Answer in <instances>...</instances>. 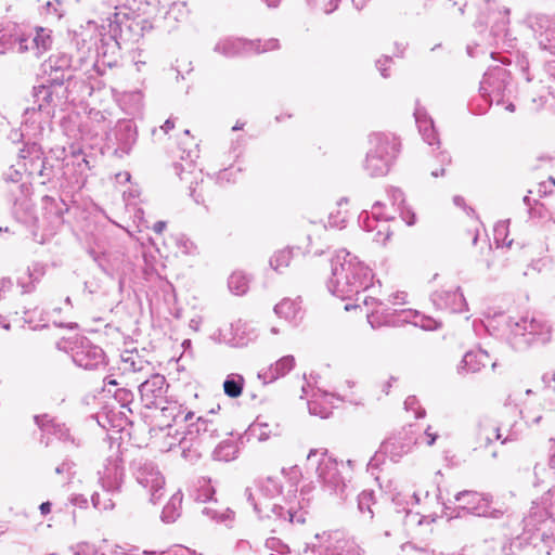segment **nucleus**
<instances>
[{
  "label": "nucleus",
  "instance_id": "f257e3e1",
  "mask_svg": "<svg viewBox=\"0 0 555 555\" xmlns=\"http://www.w3.org/2000/svg\"><path fill=\"white\" fill-rule=\"evenodd\" d=\"M331 270L332 276L327 282V288L341 299L354 295L359 301L361 292L373 287L372 270L346 249L339 250L332 259Z\"/></svg>",
  "mask_w": 555,
  "mask_h": 555
},
{
  "label": "nucleus",
  "instance_id": "f03ea898",
  "mask_svg": "<svg viewBox=\"0 0 555 555\" xmlns=\"http://www.w3.org/2000/svg\"><path fill=\"white\" fill-rule=\"evenodd\" d=\"M281 491L279 480L268 477L258 480L255 490L246 488L244 494L259 518H273L282 524H304L306 512L302 506L297 508L293 502H288L287 506L272 502Z\"/></svg>",
  "mask_w": 555,
  "mask_h": 555
},
{
  "label": "nucleus",
  "instance_id": "7ed1b4c3",
  "mask_svg": "<svg viewBox=\"0 0 555 555\" xmlns=\"http://www.w3.org/2000/svg\"><path fill=\"white\" fill-rule=\"evenodd\" d=\"M461 15L474 17V26L479 31L490 26L495 43L505 41L508 35L509 9L500 5L498 0H449Z\"/></svg>",
  "mask_w": 555,
  "mask_h": 555
},
{
  "label": "nucleus",
  "instance_id": "20e7f679",
  "mask_svg": "<svg viewBox=\"0 0 555 555\" xmlns=\"http://www.w3.org/2000/svg\"><path fill=\"white\" fill-rule=\"evenodd\" d=\"M98 475L102 492L92 494V504L101 511L112 509L115 506L113 496L121 492L125 481L124 461L118 448L104 460L103 467Z\"/></svg>",
  "mask_w": 555,
  "mask_h": 555
},
{
  "label": "nucleus",
  "instance_id": "39448f33",
  "mask_svg": "<svg viewBox=\"0 0 555 555\" xmlns=\"http://www.w3.org/2000/svg\"><path fill=\"white\" fill-rule=\"evenodd\" d=\"M370 149L364 160V170L370 177H382L389 172L399 153V142L390 133L375 132L369 138Z\"/></svg>",
  "mask_w": 555,
  "mask_h": 555
},
{
  "label": "nucleus",
  "instance_id": "423d86ee",
  "mask_svg": "<svg viewBox=\"0 0 555 555\" xmlns=\"http://www.w3.org/2000/svg\"><path fill=\"white\" fill-rule=\"evenodd\" d=\"M317 462V477L324 492L340 501H345L351 492L349 481L346 480L338 468V462L327 455L326 451L311 449L307 455V461Z\"/></svg>",
  "mask_w": 555,
  "mask_h": 555
},
{
  "label": "nucleus",
  "instance_id": "0eeeda50",
  "mask_svg": "<svg viewBox=\"0 0 555 555\" xmlns=\"http://www.w3.org/2000/svg\"><path fill=\"white\" fill-rule=\"evenodd\" d=\"M507 326L514 343L518 346L543 345L552 337V326L541 315L522 317L519 320L509 318Z\"/></svg>",
  "mask_w": 555,
  "mask_h": 555
},
{
  "label": "nucleus",
  "instance_id": "6e6552de",
  "mask_svg": "<svg viewBox=\"0 0 555 555\" xmlns=\"http://www.w3.org/2000/svg\"><path fill=\"white\" fill-rule=\"evenodd\" d=\"M135 481L150 494V501L157 503L165 492V477L158 466L150 460L139 457L130 463Z\"/></svg>",
  "mask_w": 555,
  "mask_h": 555
},
{
  "label": "nucleus",
  "instance_id": "1a4fd4ad",
  "mask_svg": "<svg viewBox=\"0 0 555 555\" xmlns=\"http://www.w3.org/2000/svg\"><path fill=\"white\" fill-rule=\"evenodd\" d=\"M54 90L47 83L35 86L33 89L34 106L24 111L25 127L36 126L41 128V124L49 120L54 115L55 104L53 103Z\"/></svg>",
  "mask_w": 555,
  "mask_h": 555
},
{
  "label": "nucleus",
  "instance_id": "9d476101",
  "mask_svg": "<svg viewBox=\"0 0 555 555\" xmlns=\"http://www.w3.org/2000/svg\"><path fill=\"white\" fill-rule=\"evenodd\" d=\"M459 507L469 514L499 519L504 516L506 508L492 506V496L477 491L464 490L455 494Z\"/></svg>",
  "mask_w": 555,
  "mask_h": 555
},
{
  "label": "nucleus",
  "instance_id": "9b49d317",
  "mask_svg": "<svg viewBox=\"0 0 555 555\" xmlns=\"http://www.w3.org/2000/svg\"><path fill=\"white\" fill-rule=\"evenodd\" d=\"M509 82V72L505 67L500 65L490 67L483 74L480 82L481 96L488 100L490 104H503Z\"/></svg>",
  "mask_w": 555,
  "mask_h": 555
},
{
  "label": "nucleus",
  "instance_id": "f8f14e48",
  "mask_svg": "<svg viewBox=\"0 0 555 555\" xmlns=\"http://www.w3.org/2000/svg\"><path fill=\"white\" fill-rule=\"evenodd\" d=\"M70 347L72 359L74 363L85 370H98L106 364L105 352L96 345H93L89 339L81 337L77 338Z\"/></svg>",
  "mask_w": 555,
  "mask_h": 555
},
{
  "label": "nucleus",
  "instance_id": "ddd939ff",
  "mask_svg": "<svg viewBox=\"0 0 555 555\" xmlns=\"http://www.w3.org/2000/svg\"><path fill=\"white\" fill-rule=\"evenodd\" d=\"M169 385L165 376L152 374L139 385L140 401L146 409L159 408L166 401Z\"/></svg>",
  "mask_w": 555,
  "mask_h": 555
},
{
  "label": "nucleus",
  "instance_id": "4468645a",
  "mask_svg": "<svg viewBox=\"0 0 555 555\" xmlns=\"http://www.w3.org/2000/svg\"><path fill=\"white\" fill-rule=\"evenodd\" d=\"M515 439L516 438L512 434L502 438L500 426L489 417H480L477 422L475 431V449L488 448L494 440H499L502 444H505L509 441H514Z\"/></svg>",
  "mask_w": 555,
  "mask_h": 555
},
{
  "label": "nucleus",
  "instance_id": "2eb2a0df",
  "mask_svg": "<svg viewBox=\"0 0 555 555\" xmlns=\"http://www.w3.org/2000/svg\"><path fill=\"white\" fill-rule=\"evenodd\" d=\"M530 26L541 49L555 55V17L537 14L530 17Z\"/></svg>",
  "mask_w": 555,
  "mask_h": 555
},
{
  "label": "nucleus",
  "instance_id": "dca6fc26",
  "mask_svg": "<svg viewBox=\"0 0 555 555\" xmlns=\"http://www.w3.org/2000/svg\"><path fill=\"white\" fill-rule=\"evenodd\" d=\"M12 211L15 220L29 230L33 240L42 244L44 240L42 236H40V238L38 237L39 219L35 215L31 199L26 196L16 199Z\"/></svg>",
  "mask_w": 555,
  "mask_h": 555
},
{
  "label": "nucleus",
  "instance_id": "f3484780",
  "mask_svg": "<svg viewBox=\"0 0 555 555\" xmlns=\"http://www.w3.org/2000/svg\"><path fill=\"white\" fill-rule=\"evenodd\" d=\"M430 299L437 309L451 313H461L468 309L460 287L455 291H436L431 294Z\"/></svg>",
  "mask_w": 555,
  "mask_h": 555
},
{
  "label": "nucleus",
  "instance_id": "a211bd4d",
  "mask_svg": "<svg viewBox=\"0 0 555 555\" xmlns=\"http://www.w3.org/2000/svg\"><path fill=\"white\" fill-rule=\"evenodd\" d=\"M28 40L16 24L10 23L0 29V53L8 50H15L18 53L29 51Z\"/></svg>",
  "mask_w": 555,
  "mask_h": 555
},
{
  "label": "nucleus",
  "instance_id": "6ab92c4d",
  "mask_svg": "<svg viewBox=\"0 0 555 555\" xmlns=\"http://www.w3.org/2000/svg\"><path fill=\"white\" fill-rule=\"evenodd\" d=\"M411 311L408 310H391L389 308L379 307L374 308L367 313V322L373 328H379L382 326H397L400 322L408 321V317Z\"/></svg>",
  "mask_w": 555,
  "mask_h": 555
},
{
  "label": "nucleus",
  "instance_id": "aec40b11",
  "mask_svg": "<svg viewBox=\"0 0 555 555\" xmlns=\"http://www.w3.org/2000/svg\"><path fill=\"white\" fill-rule=\"evenodd\" d=\"M22 165L33 178L40 179L43 168V152L37 143L26 144L20 152Z\"/></svg>",
  "mask_w": 555,
  "mask_h": 555
},
{
  "label": "nucleus",
  "instance_id": "412c9836",
  "mask_svg": "<svg viewBox=\"0 0 555 555\" xmlns=\"http://www.w3.org/2000/svg\"><path fill=\"white\" fill-rule=\"evenodd\" d=\"M34 418H35V423L38 425V427L43 433L53 435L56 438H59L60 440L69 441L75 447L81 446V440L72 436L69 433V428H67L65 426V424L56 422V420H54L50 415H48V414L36 415Z\"/></svg>",
  "mask_w": 555,
  "mask_h": 555
},
{
  "label": "nucleus",
  "instance_id": "4be33fe9",
  "mask_svg": "<svg viewBox=\"0 0 555 555\" xmlns=\"http://www.w3.org/2000/svg\"><path fill=\"white\" fill-rule=\"evenodd\" d=\"M186 435L209 448L210 442L219 437V428L212 420L199 416L196 423L189 426Z\"/></svg>",
  "mask_w": 555,
  "mask_h": 555
},
{
  "label": "nucleus",
  "instance_id": "5701e85b",
  "mask_svg": "<svg viewBox=\"0 0 555 555\" xmlns=\"http://www.w3.org/2000/svg\"><path fill=\"white\" fill-rule=\"evenodd\" d=\"M90 169V162L83 154L78 153L73 155L70 164H66L64 175L72 179L74 184L80 188L85 184Z\"/></svg>",
  "mask_w": 555,
  "mask_h": 555
},
{
  "label": "nucleus",
  "instance_id": "b1692460",
  "mask_svg": "<svg viewBox=\"0 0 555 555\" xmlns=\"http://www.w3.org/2000/svg\"><path fill=\"white\" fill-rule=\"evenodd\" d=\"M115 135L117 141L115 154L119 157L128 155L137 142L134 126L129 121L119 124Z\"/></svg>",
  "mask_w": 555,
  "mask_h": 555
},
{
  "label": "nucleus",
  "instance_id": "393cba45",
  "mask_svg": "<svg viewBox=\"0 0 555 555\" xmlns=\"http://www.w3.org/2000/svg\"><path fill=\"white\" fill-rule=\"evenodd\" d=\"M295 366V358L293 356H285L279 359L275 363L271 364L267 369L261 370L258 373V378L263 384L273 383L280 377L285 376Z\"/></svg>",
  "mask_w": 555,
  "mask_h": 555
},
{
  "label": "nucleus",
  "instance_id": "a878e982",
  "mask_svg": "<svg viewBox=\"0 0 555 555\" xmlns=\"http://www.w3.org/2000/svg\"><path fill=\"white\" fill-rule=\"evenodd\" d=\"M121 370L125 374L149 373L151 363L138 350H125L120 354Z\"/></svg>",
  "mask_w": 555,
  "mask_h": 555
},
{
  "label": "nucleus",
  "instance_id": "bb28decb",
  "mask_svg": "<svg viewBox=\"0 0 555 555\" xmlns=\"http://www.w3.org/2000/svg\"><path fill=\"white\" fill-rule=\"evenodd\" d=\"M415 122L424 141L429 144H439V139L433 119L427 115L424 107L417 106L414 111Z\"/></svg>",
  "mask_w": 555,
  "mask_h": 555
},
{
  "label": "nucleus",
  "instance_id": "cd10ccee",
  "mask_svg": "<svg viewBox=\"0 0 555 555\" xmlns=\"http://www.w3.org/2000/svg\"><path fill=\"white\" fill-rule=\"evenodd\" d=\"M413 442L411 439L404 437L392 436L382 444V452L387 454L392 462H398L399 459L411 451Z\"/></svg>",
  "mask_w": 555,
  "mask_h": 555
},
{
  "label": "nucleus",
  "instance_id": "c85d7f7f",
  "mask_svg": "<svg viewBox=\"0 0 555 555\" xmlns=\"http://www.w3.org/2000/svg\"><path fill=\"white\" fill-rule=\"evenodd\" d=\"M44 217L49 220V222L57 228L63 223V215L68 211L67 204L62 199H56L51 196L42 197Z\"/></svg>",
  "mask_w": 555,
  "mask_h": 555
},
{
  "label": "nucleus",
  "instance_id": "c756f323",
  "mask_svg": "<svg viewBox=\"0 0 555 555\" xmlns=\"http://www.w3.org/2000/svg\"><path fill=\"white\" fill-rule=\"evenodd\" d=\"M92 90V87L86 80L72 76L62 92V96L65 98L66 101L74 103L91 95Z\"/></svg>",
  "mask_w": 555,
  "mask_h": 555
},
{
  "label": "nucleus",
  "instance_id": "7c9ffc66",
  "mask_svg": "<svg viewBox=\"0 0 555 555\" xmlns=\"http://www.w3.org/2000/svg\"><path fill=\"white\" fill-rule=\"evenodd\" d=\"M489 363L490 357L487 351L482 349L470 350L464 354L461 365L459 366V372L476 373Z\"/></svg>",
  "mask_w": 555,
  "mask_h": 555
},
{
  "label": "nucleus",
  "instance_id": "2f4dec72",
  "mask_svg": "<svg viewBox=\"0 0 555 555\" xmlns=\"http://www.w3.org/2000/svg\"><path fill=\"white\" fill-rule=\"evenodd\" d=\"M240 452L238 441L232 438L219 442L212 451V459L220 462H230L237 457Z\"/></svg>",
  "mask_w": 555,
  "mask_h": 555
},
{
  "label": "nucleus",
  "instance_id": "473e14b6",
  "mask_svg": "<svg viewBox=\"0 0 555 555\" xmlns=\"http://www.w3.org/2000/svg\"><path fill=\"white\" fill-rule=\"evenodd\" d=\"M319 555H362V551L353 545L347 546L344 541L328 539L325 545H320Z\"/></svg>",
  "mask_w": 555,
  "mask_h": 555
},
{
  "label": "nucleus",
  "instance_id": "72a5a7b5",
  "mask_svg": "<svg viewBox=\"0 0 555 555\" xmlns=\"http://www.w3.org/2000/svg\"><path fill=\"white\" fill-rule=\"evenodd\" d=\"M359 222L362 225V228L367 231L372 232L374 230H377L375 240L377 242H385L389 238L390 232L388 229V225L386 223L376 221L373 217H371L366 211H363L359 216Z\"/></svg>",
  "mask_w": 555,
  "mask_h": 555
},
{
  "label": "nucleus",
  "instance_id": "f704fd0d",
  "mask_svg": "<svg viewBox=\"0 0 555 555\" xmlns=\"http://www.w3.org/2000/svg\"><path fill=\"white\" fill-rule=\"evenodd\" d=\"M50 30L44 28H37L36 34H29L26 35V38H28V46L30 50L35 51L36 55H40L43 52H46L48 49H50L52 43V38L50 35Z\"/></svg>",
  "mask_w": 555,
  "mask_h": 555
},
{
  "label": "nucleus",
  "instance_id": "c9c22d12",
  "mask_svg": "<svg viewBox=\"0 0 555 555\" xmlns=\"http://www.w3.org/2000/svg\"><path fill=\"white\" fill-rule=\"evenodd\" d=\"M180 446L182 448V456L190 463L197 462L202 457L203 452L208 449L203 443H198L194 437L192 438L188 435L181 440Z\"/></svg>",
  "mask_w": 555,
  "mask_h": 555
},
{
  "label": "nucleus",
  "instance_id": "e433bc0d",
  "mask_svg": "<svg viewBox=\"0 0 555 555\" xmlns=\"http://www.w3.org/2000/svg\"><path fill=\"white\" fill-rule=\"evenodd\" d=\"M182 500L183 494L180 490L170 496L160 515L164 522L171 524L180 517Z\"/></svg>",
  "mask_w": 555,
  "mask_h": 555
},
{
  "label": "nucleus",
  "instance_id": "4c0bfd02",
  "mask_svg": "<svg viewBox=\"0 0 555 555\" xmlns=\"http://www.w3.org/2000/svg\"><path fill=\"white\" fill-rule=\"evenodd\" d=\"M44 266L36 262L27 268V276L29 279L28 282H25L24 279L20 278L17 281L18 286L22 288V294H29L35 291L36 283L40 281V279L44 275Z\"/></svg>",
  "mask_w": 555,
  "mask_h": 555
},
{
  "label": "nucleus",
  "instance_id": "58836bf2",
  "mask_svg": "<svg viewBox=\"0 0 555 555\" xmlns=\"http://www.w3.org/2000/svg\"><path fill=\"white\" fill-rule=\"evenodd\" d=\"M274 312L280 318H284L287 321H295L301 312L300 302L289 298H284L275 305Z\"/></svg>",
  "mask_w": 555,
  "mask_h": 555
},
{
  "label": "nucleus",
  "instance_id": "ea45409f",
  "mask_svg": "<svg viewBox=\"0 0 555 555\" xmlns=\"http://www.w3.org/2000/svg\"><path fill=\"white\" fill-rule=\"evenodd\" d=\"M388 197L391 201L392 206L397 207V210H399L401 218L405 221V223L408 225L414 224L415 223L414 214L404 209L405 199H404L403 192L398 188H390L388 190Z\"/></svg>",
  "mask_w": 555,
  "mask_h": 555
},
{
  "label": "nucleus",
  "instance_id": "a19ab883",
  "mask_svg": "<svg viewBox=\"0 0 555 555\" xmlns=\"http://www.w3.org/2000/svg\"><path fill=\"white\" fill-rule=\"evenodd\" d=\"M44 74L47 75V78L44 80V83L48 86H51L52 89L61 88L64 83L67 85L70 77L73 75V70H57V69H51V68H44Z\"/></svg>",
  "mask_w": 555,
  "mask_h": 555
},
{
  "label": "nucleus",
  "instance_id": "79ce46f5",
  "mask_svg": "<svg viewBox=\"0 0 555 555\" xmlns=\"http://www.w3.org/2000/svg\"><path fill=\"white\" fill-rule=\"evenodd\" d=\"M244 377L240 374H230L223 383L224 393L230 398H237L242 395Z\"/></svg>",
  "mask_w": 555,
  "mask_h": 555
},
{
  "label": "nucleus",
  "instance_id": "37998d69",
  "mask_svg": "<svg viewBox=\"0 0 555 555\" xmlns=\"http://www.w3.org/2000/svg\"><path fill=\"white\" fill-rule=\"evenodd\" d=\"M162 416L168 420H172L173 422H177L178 418H181L183 422L192 420L194 413L188 412L184 413L182 411V406L178 405L176 402L168 403L166 406H159Z\"/></svg>",
  "mask_w": 555,
  "mask_h": 555
},
{
  "label": "nucleus",
  "instance_id": "c03bdc74",
  "mask_svg": "<svg viewBox=\"0 0 555 555\" xmlns=\"http://www.w3.org/2000/svg\"><path fill=\"white\" fill-rule=\"evenodd\" d=\"M249 279L243 272H233L228 281L231 293L235 295H244L248 289Z\"/></svg>",
  "mask_w": 555,
  "mask_h": 555
},
{
  "label": "nucleus",
  "instance_id": "a18cd8bd",
  "mask_svg": "<svg viewBox=\"0 0 555 555\" xmlns=\"http://www.w3.org/2000/svg\"><path fill=\"white\" fill-rule=\"evenodd\" d=\"M244 43L241 39H225L218 42L215 50L228 57H232L241 52Z\"/></svg>",
  "mask_w": 555,
  "mask_h": 555
},
{
  "label": "nucleus",
  "instance_id": "49530a36",
  "mask_svg": "<svg viewBox=\"0 0 555 555\" xmlns=\"http://www.w3.org/2000/svg\"><path fill=\"white\" fill-rule=\"evenodd\" d=\"M375 504L374 491L364 490L358 495V508L360 513L367 514L370 519L374 516L373 506Z\"/></svg>",
  "mask_w": 555,
  "mask_h": 555
},
{
  "label": "nucleus",
  "instance_id": "de8ad7c7",
  "mask_svg": "<svg viewBox=\"0 0 555 555\" xmlns=\"http://www.w3.org/2000/svg\"><path fill=\"white\" fill-rule=\"evenodd\" d=\"M154 5L157 7L159 13H164L168 16L173 15L176 10H179L181 15L185 14V3L179 0H153Z\"/></svg>",
  "mask_w": 555,
  "mask_h": 555
},
{
  "label": "nucleus",
  "instance_id": "09e8293b",
  "mask_svg": "<svg viewBox=\"0 0 555 555\" xmlns=\"http://www.w3.org/2000/svg\"><path fill=\"white\" fill-rule=\"evenodd\" d=\"M293 258V251L291 248H283L276 251L270 259V266L275 271H281L282 269L288 267L291 260Z\"/></svg>",
  "mask_w": 555,
  "mask_h": 555
},
{
  "label": "nucleus",
  "instance_id": "8fccbe9b",
  "mask_svg": "<svg viewBox=\"0 0 555 555\" xmlns=\"http://www.w3.org/2000/svg\"><path fill=\"white\" fill-rule=\"evenodd\" d=\"M43 68L57 70H72L70 57L67 54L51 55L43 64Z\"/></svg>",
  "mask_w": 555,
  "mask_h": 555
},
{
  "label": "nucleus",
  "instance_id": "3c124183",
  "mask_svg": "<svg viewBox=\"0 0 555 555\" xmlns=\"http://www.w3.org/2000/svg\"><path fill=\"white\" fill-rule=\"evenodd\" d=\"M103 7H105L107 10H101L99 9L100 13L104 16L103 20H106L112 23L119 24V13L116 12L118 8V1L117 0H105L103 1Z\"/></svg>",
  "mask_w": 555,
  "mask_h": 555
},
{
  "label": "nucleus",
  "instance_id": "603ef678",
  "mask_svg": "<svg viewBox=\"0 0 555 555\" xmlns=\"http://www.w3.org/2000/svg\"><path fill=\"white\" fill-rule=\"evenodd\" d=\"M44 12L47 16H50L55 21H60L64 16L66 10L61 0H52L46 3Z\"/></svg>",
  "mask_w": 555,
  "mask_h": 555
},
{
  "label": "nucleus",
  "instance_id": "864d4df0",
  "mask_svg": "<svg viewBox=\"0 0 555 555\" xmlns=\"http://www.w3.org/2000/svg\"><path fill=\"white\" fill-rule=\"evenodd\" d=\"M114 398L118 403H120L121 408L127 409L130 413H132L130 405L134 400V395L131 390L126 388H118L114 392Z\"/></svg>",
  "mask_w": 555,
  "mask_h": 555
},
{
  "label": "nucleus",
  "instance_id": "5fc2aeb1",
  "mask_svg": "<svg viewBox=\"0 0 555 555\" xmlns=\"http://www.w3.org/2000/svg\"><path fill=\"white\" fill-rule=\"evenodd\" d=\"M75 463L69 460V459H65L56 468H55V473L57 475H63L64 476V480H67L69 481L73 476L75 475Z\"/></svg>",
  "mask_w": 555,
  "mask_h": 555
},
{
  "label": "nucleus",
  "instance_id": "6e6d98bb",
  "mask_svg": "<svg viewBox=\"0 0 555 555\" xmlns=\"http://www.w3.org/2000/svg\"><path fill=\"white\" fill-rule=\"evenodd\" d=\"M404 408L406 411H412L415 418H422L425 416V410L420 405V402L415 396H409L405 399Z\"/></svg>",
  "mask_w": 555,
  "mask_h": 555
},
{
  "label": "nucleus",
  "instance_id": "4d7b16f0",
  "mask_svg": "<svg viewBox=\"0 0 555 555\" xmlns=\"http://www.w3.org/2000/svg\"><path fill=\"white\" fill-rule=\"evenodd\" d=\"M308 409L310 414L320 416L321 418H327L331 414V410L327 406H323L317 400H310L308 402Z\"/></svg>",
  "mask_w": 555,
  "mask_h": 555
},
{
  "label": "nucleus",
  "instance_id": "13d9d810",
  "mask_svg": "<svg viewBox=\"0 0 555 555\" xmlns=\"http://www.w3.org/2000/svg\"><path fill=\"white\" fill-rule=\"evenodd\" d=\"M54 176H55L54 165L47 157H44L42 173L40 175L39 182L41 184H46L47 182L51 181Z\"/></svg>",
  "mask_w": 555,
  "mask_h": 555
},
{
  "label": "nucleus",
  "instance_id": "bf43d9fd",
  "mask_svg": "<svg viewBox=\"0 0 555 555\" xmlns=\"http://www.w3.org/2000/svg\"><path fill=\"white\" fill-rule=\"evenodd\" d=\"M384 207V204L380 202H376L372 207V216L376 221L386 223L389 220H392L393 217L386 215L382 211V208Z\"/></svg>",
  "mask_w": 555,
  "mask_h": 555
},
{
  "label": "nucleus",
  "instance_id": "052dcab7",
  "mask_svg": "<svg viewBox=\"0 0 555 555\" xmlns=\"http://www.w3.org/2000/svg\"><path fill=\"white\" fill-rule=\"evenodd\" d=\"M177 246L183 254H192L195 250V245L185 235L181 234L176 238Z\"/></svg>",
  "mask_w": 555,
  "mask_h": 555
},
{
  "label": "nucleus",
  "instance_id": "680f3d73",
  "mask_svg": "<svg viewBox=\"0 0 555 555\" xmlns=\"http://www.w3.org/2000/svg\"><path fill=\"white\" fill-rule=\"evenodd\" d=\"M204 181L196 182L195 185L190 186V195L194 198L196 204H203L205 202V197L203 195L204 191Z\"/></svg>",
  "mask_w": 555,
  "mask_h": 555
},
{
  "label": "nucleus",
  "instance_id": "e2e57ef3",
  "mask_svg": "<svg viewBox=\"0 0 555 555\" xmlns=\"http://www.w3.org/2000/svg\"><path fill=\"white\" fill-rule=\"evenodd\" d=\"M438 158H439V162L441 163V166H442V167H441L439 170H438V169H436V170H433V171H431V176H433L434 178H438V177H440V176H443V175H444V172H446L444 167H446V166H448V165L451 163V156H450V154H449V153H447V152H441V153H439Z\"/></svg>",
  "mask_w": 555,
  "mask_h": 555
},
{
  "label": "nucleus",
  "instance_id": "0e129e2a",
  "mask_svg": "<svg viewBox=\"0 0 555 555\" xmlns=\"http://www.w3.org/2000/svg\"><path fill=\"white\" fill-rule=\"evenodd\" d=\"M89 254L90 256L93 258V260L98 263V266L100 267V269L106 273L107 275H112V272L111 270L108 269V267L105 264V257L104 255H100L99 253H96L95 250L93 249H90L89 250Z\"/></svg>",
  "mask_w": 555,
  "mask_h": 555
},
{
  "label": "nucleus",
  "instance_id": "69168bd1",
  "mask_svg": "<svg viewBox=\"0 0 555 555\" xmlns=\"http://www.w3.org/2000/svg\"><path fill=\"white\" fill-rule=\"evenodd\" d=\"M391 61H392L391 57L384 56V57L377 60V62H376L377 69L379 70L380 75L384 78H387L389 76V74L387 73V69H388V66L391 63Z\"/></svg>",
  "mask_w": 555,
  "mask_h": 555
},
{
  "label": "nucleus",
  "instance_id": "338daca9",
  "mask_svg": "<svg viewBox=\"0 0 555 555\" xmlns=\"http://www.w3.org/2000/svg\"><path fill=\"white\" fill-rule=\"evenodd\" d=\"M364 293L365 292H361L360 300L359 301H362L365 306L375 305L376 306L375 308H379V307H384L385 306L384 302H382L380 300H378L374 296L365 295Z\"/></svg>",
  "mask_w": 555,
  "mask_h": 555
},
{
  "label": "nucleus",
  "instance_id": "774afa93",
  "mask_svg": "<svg viewBox=\"0 0 555 555\" xmlns=\"http://www.w3.org/2000/svg\"><path fill=\"white\" fill-rule=\"evenodd\" d=\"M545 73L548 78L555 83V55L554 59L548 60L545 64Z\"/></svg>",
  "mask_w": 555,
  "mask_h": 555
}]
</instances>
